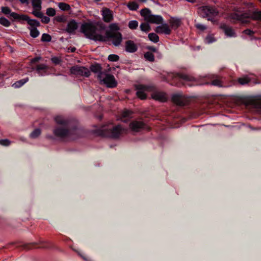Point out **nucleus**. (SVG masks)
I'll use <instances>...</instances> for the list:
<instances>
[{
    "label": "nucleus",
    "mask_w": 261,
    "mask_h": 261,
    "mask_svg": "<svg viewBox=\"0 0 261 261\" xmlns=\"http://www.w3.org/2000/svg\"><path fill=\"white\" fill-rule=\"evenodd\" d=\"M105 29V27L101 22H88L82 24L80 32L83 33L86 38L91 40L106 42L107 41L106 37L97 33L98 31Z\"/></svg>",
    "instance_id": "nucleus-1"
},
{
    "label": "nucleus",
    "mask_w": 261,
    "mask_h": 261,
    "mask_svg": "<svg viewBox=\"0 0 261 261\" xmlns=\"http://www.w3.org/2000/svg\"><path fill=\"white\" fill-rule=\"evenodd\" d=\"M126 132V129L122 125H117L115 126H103L98 130L97 134L102 137L117 139Z\"/></svg>",
    "instance_id": "nucleus-2"
},
{
    "label": "nucleus",
    "mask_w": 261,
    "mask_h": 261,
    "mask_svg": "<svg viewBox=\"0 0 261 261\" xmlns=\"http://www.w3.org/2000/svg\"><path fill=\"white\" fill-rule=\"evenodd\" d=\"M53 133L58 138L75 139L77 137L78 130L76 128L70 129L69 126H58L54 128Z\"/></svg>",
    "instance_id": "nucleus-3"
},
{
    "label": "nucleus",
    "mask_w": 261,
    "mask_h": 261,
    "mask_svg": "<svg viewBox=\"0 0 261 261\" xmlns=\"http://www.w3.org/2000/svg\"><path fill=\"white\" fill-rule=\"evenodd\" d=\"M198 13L203 18L216 17L219 15V11L217 8L212 6H203L198 8Z\"/></svg>",
    "instance_id": "nucleus-4"
},
{
    "label": "nucleus",
    "mask_w": 261,
    "mask_h": 261,
    "mask_svg": "<svg viewBox=\"0 0 261 261\" xmlns=\"http://www.w3.org/2000/svg\"><path fill=\"white\" fill-rule=\"evenodd\" d=\"M247 18L261 20V11H255L251 3L247 4L246 3V18Z\"/></svg>",
    "instance_id": "nucleus-5"
},
{
    "label": "nucleus",
    "mask_w": 261,
    "mask_h": 261,
    "mask_svg": "<svg viewBox=\"0 0 261 261\" xmlns=\"http://www.w3.org/2000/svg\"><path fill=\"white\" fill-rule=\"evenodd\" d=\"M107 41L108 38L112 39V43L115 46H118L121 43L122 41V34L118 32H113L112 31H108L106 33Z\"/></svg>",
    "instance_id": "nucleus-6"
},
{
    "label": "nucleus",
    "mask_w": 261,
    "mask_h": 261,
    "mask_svg": "<svg viewBox=\"0 0 261 261\" xmlns=\"http://www.w3.org/2000/svg\"><path fill=\"white\" fill-rule=\"evenodd\" d=\"M70 71L71 74L76 76L89 77L90 75V71L87 68L78 65L71 67Z\"/></svg>",
    "instance_id": "nucleus-7"
},
{
    "label": "nucleus",
    "mask_w": 261,
    "mask_h": 261,
    "mask_svg": "<svg viewBox=\"0 0 261 261\" xmlns=\"http://www.w3.org/2000/svg\"><path fill=\"white\" fill-rule=\"evenodd\" d=\"M228 19L232 22H245V13L243 10H236L234 12L229 14Z\"/></svg>",
    "instance_id": "nucleus-8"
},
{
    "label": "nucleus",
    "mask_w": 261,
    "mask_h": 261,
    "mask_svg": "<svg viewBox=\"0 0 261 261\" xmlns=\"http://www.w3.org/2000/svg\"><path fill=\"white\" fill-rule=\"evenodd\" d=\"M172 101L177 106H184L189 103L190 99L185 95L178 93L172 95Z\"/></svg>",
    "instance_id": "nucleus-9"
},
{
    "label": "nucleus",
    "mask_w": 261,
    "mask_h": 261,
    "mask_svg": "<svg viewBox=\"0 0 261 261\" xmlns=\"http://www.w3.org/2000/svg\"><path fill=\"white\" fill-rule=\"evenodd\" d=\"M134 86L135 90L137 91V96L141 100L145 99L147 96L146 92L149 91L150 87L142 84H135Z\"/></svg>",
    "instance_id": "nucleus-10"
},
{
    "label": "nucleus",
    "mask_w": 261,
    "mask_h": 261,
    "mask_svg": "<svg viewBox=\"0 0 261 261\" xmlns=\"http://www.w3.org/2000/svg\"><path fill=\"white\" fill-rule=\"evenodd\" d=\"M129 127L132 131L135 132H139L142 130H149V127L142 121H133L129 123Z\"/></svg>",
    "instance_id": "nucleus-11"
},
{
    "label": "nucleus",
    "mask_w": 261,
    "mask_h": 261,
    "mask_svg": "<svg viewBox=\"0 0 261 261\" xmlns=\"http://www.w3.org/2000/svg\"><path fill=\"white\" fill-rule=\"evenodd\" d=\"M104 75H105L104 78H103V76H101V80H99L101 83H103L109 88H114L117 86V82L113 75L105 73H104Z\"/></svg>",
    "instance_id": "nucleus-12"
},
{
    "label": "nucleus",
    "mask_w": 261,
    "mask_h": 261,
    "mask_svg": "<svg viewBox=\"0 0 261 261\" xmlns=\"http://www.w3.org/2000/svg\"><path fill=\"white\" fill-rule=\"evenodd\" d=\"M49 66L44 64H37L35 68H33L40 76L48 75L49 73Z\"/></svg>",
    "instance_id": "nucleus-13"
},
{
    "label": "nucleus",
    "mask_w": 261,
    "mask_h": 261,
    "mask_svg": "<svg viewBox=\"0 0 261 261\" xmlns=\"http://www.w3.org/2000/svg\"><path fill=\"white\" fill-rule=\"evenodd\" d=\"M41 3V0H32V6L33 8L32 13L35 16H40Z\"/></svg>",
    "instance_id": "nucleus-14"
},
{
    "label": "nucleus",
    "mask_w": 261,
    "mask_h": 261,
    "mask_svg": "<svg viewBox=\"0 0 261 261\" xmlns=\"http://www.w3.org/2000/svg\"><path fill=\"white\" fill-rule=\"evenodd\" d=\"M90 69L92 72L97 74V77L98 80H101V76L104 75L105 72L102 71V68L100 64L98 63L92 64Z\"/></svg>",
    "instance_id": "nucleus-15"
},
{
    "label": "nucleus",
    "mask_w": 261,
    "mask_h": 261,
    "mask_svg": "<svg viewBox=\"0 0 261 261\" xmlns=\"http://www.w3.org/2000/svg\"><path fill=\"white\" fill-rule=\"evenodd\" d=\"M172 77L173 79H176L177 77H178L185 81V82H191L194 81L195 80V78L193 76L184 73H173L172 75Z\"/></svg>",
    "instance_id": "nucleus-16"
},
{
    "label": "nucleus",
    "mask_w": 261,
    "mask_h": 261,
    "mask_svg": "<svg viewBox=\"0 0 261 261\" xmlns=\"http://www.w3.org/2000/svg\"><path fill=\"white\" fill-rule=\"evenodd\" d=\"M102 16L103 21L106 22H110L112 21L113 19L112 12L108 8H104L102 9Z\"/></svg>",
    "instance_id": "nucleus-17"
},
{
    "label": "nucleus",
    "mask_w": 261,
    "mask_h": 261,
    "mask_svg": "<svg viewBox=\"0 0 261 261\" xmlns=\"http://www.w3.org/2000/svg\"><path fill=\"white\" fill-rule=\"evenodd\" d=\"M220 29L224 31L227 36L230 37L235 36V32L232 27L227 25L226 24L221 23L220 25Z\"/></svg>",
    "instance_id": "nucleus-18"
},
{
    "label": "nucleus",
    "mask_w": 261,
    "mask_h": 261,
    "mask_svg": "<svg viewBox=\"0 0 261 261\" xmlns=\"http://www.w3.org/2000/svg\"><path fill=\"white\" fill-rule=\"evenodd\" d=\"M78 28V23L74 19L70 20L67 25L66 31L69 34L74 33Z\"/></svg>",
    "instance_id": "nucleus-19"
},
{
    "label": "nucleus",
    "mask_w": 261,
    "mask_h": 261,
    "mask_svg": "<svg viewBox=\"0 0 261 261\" xmlns=\"http://www.w3.org/2000/svg\"><path fill=\"white\" fill-rule=\"evenodd\" d=\"M125 50L128 53H133L138 49L137 45L132 40H127L125 42Z\"/></svg>",
    "instance_id": "nucleus-20"
},
{
    "label": "nucleus",
    "mask_w": 261,
    "mask_h": 261,
    "mask_svg": "<svg viewBox=\"0 0 261 261\" xmlns=\"http://www.w3.org/2000/svg\"><path fill=\"white\" fill-rule=\"evenodd\" d=\"M155 31L157 33H159V34H167V35H169L171 33V30L169 28V27L168 26V25L167 24H163L162 25H160V26H158L155 30Z\"/></svg>",
    "instance_id": "nucleus-21"
},
{
    "label": "nucleus",
    "mask_w": 261,
    "mask_h": 261,
    "mask_svg": "<svg viewBox=\"0 0 261 261\" xmlns=\"http://www.w3.org/2000/svg\"><path fill=\"white\" fill-rule=\"evenodd\" d=\"M151 97L155 100L161 102H165L167 101L166 94L164 92H155L151 94Z\"/></svg>",
    "instance_id": "nucleus-22"
},
{
    "label": "nucleus",
    "mask_w": 261,
    "mask_h": 261,
    "mask_svg": "<svg viewBox=\"0 0 261 261\" xmlns=\"http://www.w3.org/2000/svg\"><path fill=\"white\" fill-rule=\"evenodd\" d=\"M147 22L151 23L160 24L163 22V18L160 15H154L151 14Z\"/></svg>",
    "instance_id": "nucleus-23"
},
{
    "label": "nucleus",
    "mask_w": 261,
    "mask_h": 261,
    "mask_svg": "<svg viewBox=\"0 0 261 261\" xmlns=\"http://www.w3.org/2000/svg\"><path fill=\"white\" fill-rule=\"evenodd\" d=\"M56 123L61 126H69V121L61 116H56L55 118Z\"/></svg>",
    "instance_id": "nucleus-24"
},
{
    "label": "nucleus",
    "mask_w": 261,
    "mask_h": 261,
    "mask_svg": "<svg viewBox=\"0 0 261 261\" xmlns=\"http://www.w3.org/2000/svg\"><path fill=\"white\" fill-rule=\"evenodd\" d=\"M10 16L15 19L25 20L27 21H28V20L30 18L27 15H23V14L20 15L15 12H12L10 14Z\"/></svg>",
    "instance_id": "nucleus-25"
},
{
    "label": "nucleus",
    "mask_w": 261,
    "mask_h": 261,
    "mask_svg": "<svg viewBox=\"0 0 261 261\" xmlns=\"http://www.w3.org/2000/svg\"><path fill=\"white\" fill-rule=\"evenodd\" d=\"M151 11L148 8H144L140 11V15L144 17V20L146 21L149 18V17L151 15Z\"/></svg>",
    "instance_id": "nucleus-26"
},
{
    "label": "nucleus",
    "mask_w": 261,
    "mask_h": 261,
    "mask_svg": "<svg viewBox=\"0 0 261 261\" xmlns=\"http://www.w3.org/2000/svg\"><path fill=\"white\" fill-rule=\"evenodd\" d=\"M169 23L172 28L176 29L181 25V21L179 19L172 18L170 20Z\"/></svg>",
    "instance_id": "nucleus-27"
},
{
    "label": "nucleus",
    "mask_w": 261,
    "mask_h": 261,
    "mask_svg": "<svg viewBox=\"0 0 261 261\" xmlns=\"http://www.w3.org/2000/svg\"><path fill=\"white\" fill-rule=\"evenodd\" d=\"M29 77H26L23 79H21L19 81H16L13 85L12 87L15 88H19L22 86L25 83L29 81Z\"/></svg>",
    "instance_id": "nucleus-28"
},
{
    "label": "nucleus",
    "mask_w": 261,
    "mask_h": 261,
    "mask_svg": "<svg viewBox=\"0 0 261 261\" xmlns=\"http://www.w3.org/2000/svg\"><path fill=\"white\" fill-rule=\"evenodd\" d=\"M59 8L62 11H69L70 10V6L65 3L60 2L58 4Z\"/></svg>",
    "instance_id": "nucleus-29"
},
{
    "label": "nucleus",
    "mask_w": 261,
    "mask_h": 261,
    "mask_svg": "<svg viewBox=\"0 0 261 261\" xmlns=\"http://www.w3.org/2000/svg\"><path fill=\"white\" fill-rule=\"evenodd\" d=\"M144 57L146 61L151 62L154 61V57L152 53L151 52L147 51L144 54Z\"/></svg>",
    "instance_id": "nucleus-30"
},
{
    "label": "nucleus",
    "mask_w": 261,
    "mask_h": 261,
    "mask_svg": "<svg viewBox=\"0 0 261 261\" xmlns=\"http://www.w3.org/2000/svg\"><path fill=\"white\" fill-rule=\"evenodd\" d=\"M27 23L31 26L30 28H36L37 27L40 26V23L38 20L35 19H31L30 18L27 21Z\"/></svg>",
    "instance_id": "nucleus-31"
},
{
    "label": "nucleus",
    "mask_w": 261,
    "mask_h": 261,
    "mask_svg": "<svg viewBox=\"0 0 261 261\" xmlns=\"http://www.w3.org/2000/svg\"><path fill=\"white\" fill-rule=\"evenodd\" d=\"M30 31V35L33 38H36L39 35V32L36 28H28Z\"/></svg>",
    "instance_id": "nucleus-32"
},
{
    "label": "nucleus",
    "mask_w": 261,
    "mask_h": 261,
    "mask_svg": "<svg viewBox=\"0 0 261 261\" xmlns=\"http://www.w3.org/2000/svg\"><path fill=\"white\" fill-rule=\"evenodd\" d=\"M148 38L153 42L157 43L159 41V37L156 34L151 33L148 34Z\"/></svg>",
    "instance_id": "nucleus-33"
},
{
    "label": "nucleus",
    "mask_w": 261,
    "mask_h": 261,
    "mask_svg": "<svg viewBox=\"0 0 261 261\" xmlns=\"http://www.w3.org/2000/svg\"><path fill=\"white\" fill-rule=\"evenodd\" d=\"M140 28L141 31L145 32H148L151 30V28L150 25H149L148 23L146 22L142 23L140 24Z\"/></svg>",
    "instance_id": "nucleus-34"
},
{
    "label": "nucleus",
    "mask_w": 261,
    "mask_h": 261,
    "mask_svg": "<svg viewBox=\"0 0 261 261\" xmlns=\"http://www.w3.org/2000/svg\"><path fill=\"white\" fill-rule=\"evenodd\" d=\"M127 7L130 10L135 11L138 9L139 5L136 2H133L127 4Z\"/></svg>",
    "instance_id": "nucleus-35"
},
{
    "label": "nucleus",
    "mask_w": 261,
    "mask_h": 261,
    "mask_svg": "<svg viewBox=\"0 0 261 261\" xmlns=\"http://www.w3.org/2000/svg\"><path fill=\"white\" fill-rule=\"evenodd\" d=\"M41 134V130L39 128L34 129L30 134V137L32 138H36Z\"/></svg>",
    "instance_id": "nucleus-36"
},
{
    "label": "nucleus",
    "mask_w": 261,
    "mask_h": 261,
    "mask_svg": "<svg viewBox=\"0 0 261 261\" xmlns=\"http://www.w3.org/2000/svg\"><path fill=\"white\" fill-rule=\"evenodd\" d=\"M0 24L6 27H8L10 25L11 23L7 18L2 17L0 18Z\"/></svg>",
    "instance_id": "nucleus-37"
},
{
    "label": "nucleus",
    "mask_w": 261,
    "mask_h": 261,
    "mask_svg": "<svg viewBox=\"0 0 261 261\" xmlns=\"http://www.w3.org/2000/svg\"><path fill=\"white\" fill-rule=\"evenodd\" d=\"M133 112L130 110H125L122 112L121 114V119L122 118H129L131 117Z\"/></svg>",
    "instance_id": "nucleus-38"
},
{
    "label": "nucleus",
    "mask_w": 261,
    "mask_h": 261,
    "mask_svg": "<svg viewBox=\"0 0 261 261\" xmlns=\"http://www.w3.org/2000/svg\"><path fill=\"white\" fill-rule=\"evenodd\" d=\"M51 40L50 35L48 34L44 33L42 34L41 40L42 42H50Z\"/></svg>",
    "instance_id": "nucleus-39"
},
{
    "label": "nucleus",
    "mask_w": 261,
    "mask_h": 261,
    "mask_svg": "<svg viewBox=\"0 0 261 261\" xmlns=\"http://www.w3.org/2000/svg\"><path fill=\"white\" fill-rule=\"evenodd\" d=\"M205 41L207 43H211L216 41V39L215 38L213 34H209L208 35L205 39Z\"/></svg>",
    "instance_id": "nucleus-40"
},
{
    "label": "nucleus",
    "mask_w": 261,
    "mask_h": 261,
    "mask_svg": "<svg viewBox=\"0 0 261 261\" xmlns=\"http://www.w3.org/2000/svg\"><path fill=\"white\" fill-rule=\"evenodd\" d=\"M36 17L41 18L42 22L45 24H47L50 21V18L47 16H44L41 12L40 16Z\"/></svg>",
    "instance_id": "nucleus-41"
},
{
    "label": "nucleus",
    "mask_w": 261,
    "mask_h": 261,
    "mask_svg": "<svg viewBox=\"0 0 261 261\" xmlns=\"http://www.w3.org/2000/svg\"><path fill=\"white\" fill-rule=\"evenodd\" d=\"M211 85L219 87H223L222 81L218 79L213 80L211 82Z\"/></svg>",
    "instance_id": "nucleus-42"
},
{
    "label": "nucleus",
    "mask_w": 261,
    "mask_h": 261,
    "mask_svg": "<svg viewBox=\"0 0 261 261\" xmlns=\"http://www.w3.org/2000/svg\"><path fill=\"white\" fill-rule=\"evenodd\" d=\"M138 25V22L136 20L130 21L128 23V27L130 29H136Z\"/></svg>",
    "instance_id": "nucleus-43"
},
{
    "label": "nucleus",
    "mask_w": 261,
    "mask_h": 261,
    "mask_svg": "<svg viewBox=\"0 0 261 261\" xmlns=\"http://www.w3.org/2000/svg\"><path fill=\"white\" fill-rule=\"evenodd\" d=\"M108 59L110 61L116 62L119 60V57L117 55L112 54L108 56Z\"/></svg>",
    "instance_id": "nucleus-44"
},
{
    "label": "nucleus",
    "mask_w": 261,
    "mask_h": 261,
    "mask_svg": "<svg viewBox=\"0 0 261 261\" xmlns=\"http://www.w3.org/2000/svg\"><path fill=\"white\" fill-rule=\"evenodd\" d=\"M46 13L49 16H54L56 15V10L53 8H49L46 9Z\"/></svg>",
    "instance_id": "nucleus-45"
},
{
    "label": "nucleus",
    "mask_w": 261,
    "mask_h": 261,
    "mask_svg": "<svg viewBox=\"0 0 261 261\" xmlns=\"http://www.w3.org/2000/svg\"><path fill=\"white\" fill-rule=\"evenodd\" d=\"M11 144V141L7 139L0 140V145L8 146Z\"/></svg>",
    "instance_id": "nucleus-46"
},
{
    "label": "nucleus",
    "mask_w": 261,
    "mask_h": 261,
    "mask_svg": "<svg viewBox=\"0 0 261 261\" xmlns=\"http://www.w3.org/2000/svg\"><path fill=\"white\" fill-rule=\"evenodd\" d=\"M195 27L197 29H198L200 31H204V30H205L207 29V27L206 25L202 24H200V23L196 24L195 25Z\"/></svg>",
    "instance_id": "nucleus-47"
},
{
    "label": "nucleus",
    "mask_w": 261,
    "mask_h": 261,
    "mask_svg": "<svg viewBox=\"0 0 261 261\" xmlns=\"http://www.w3.org/2000/svg\"><path fill=\"white\" fill-rule=\"evenodd\" d=\"M55 19L59 22H64L66 21V18L63 15L56 16Z\"/></svg>",
    "instance_id": "nucleus-48"
},
{
    "label": "nucleus",
    "mask_w": 261,
    "mask_h": 261,
    "mask_svg": "<svg viewBox=\"0 0 261 261\" xmlns=\"http://www.w3.org/2000/svg\"><path fill=\"white\" fill-rule=\"evenodd\" d=\"M51 61L55 65L59 64L61 62V59L57 57H52L51 58Z\"/></svg>",
    "instance_id": "nucleus-49"
},
{
    "label": "nucleus",
    "mask_w": 261,
    "mask_h": 261,
    "mask_svg": "<svg viewBox=\"0 0 261 261\" xmlns=\"http://www.w3.org/2000/svg\"><path fill=\"white\" fill-rule=\"evenodd\" d=\"M2 12L5 14H11V9L8 7H2L1 8Z\"/></svg>",
    "instance_id": "nucleus-50"
},
{
    "label": "nucleus",
    "mask_w": 261,
    "mask_h": 261,
    "mask_svg": "<svg viewBox=\"0 0 261 261\" xmlns=\"http://www.w3.org/2000/svg\"><path fill=\"white\" fill-rule=\"evenodd\" d=\"M146 49H147L148 50H149L150 51H151V52H153V53H158L159 52L158 49L153 46H148L146 47Z\"/></svg>",
    "instance_id": "nucleus-51"
},
{
    "label": "nucleus",
    "mask_w": 261,
    "mask_h": 261,
    "mask_svg": "<svg viewBox=\"0 0 261 261\" xmlns=\"http://www.w3.org/2000/svg\"><path fill=\"white\" fill-rule=\"evenodd\" d=\"M110 28L111 30H114V31H117L119 29V28L118 27L117 24H116L115 23H112V24H110Z\"/></svg>",
    "instance_id": "nucleus-52"
},
{
    "label": "nucleus",
    "mask_w": 261,
    "mask_h": 261,
    "mask_svg": "<svg viewBox=\"0 0 261 261\" xmlns=\"http://www.w3.org/2000/svg\"><path fill=\"white\" fill-rule=\"evenodd\" d=\"M255 107L261 111V99L256 102Z\"/></svg>",
    "instance_id": "nucleus-53"
},
{
    "label": "nucleus",
    "mask_w": 261,
    "mask_h": 261,
    "mask_svg": "<svg viewBox=\"0 0 261 261\" xmlns=\"http://www.w3.org/2000/svg\"><path fill=\"white\" fill-rule=\"evenodd\" d=\"M238 81L240 85H244L245 84V77L239 78Z\"/></svg>",
    "instance_id": "nucleus-54"
},
{
    "label": "nucleus",
    "mask_w": 261,
    "mask_h": 261,
    "mask_svg": "<svg viewBox=\"0 0 261 261\" xmlns=\"http://www.w3.org/2000/svg\"><path fill=\"white\" fill-rule=\"evenodd\" d=\"M40 59H41V57H35L31 60V62L35 63V62L39 61Z\"/></svg>",
    "instance_id": "nucleus-55"
},
{
    "label": "nucleus",
    "mask_w": 261,
    "mask_h": 261,
    "mask_svg": "<svg viewBox=\"0 0 261 261\" xmlns=\"http://www.w3.org/2000/svg\"><path fill=\"white\" fill-rule=\"evenodd\" d=\"M215 17H211L207 18V19L208 21H211L212 22H213L214 24L217 22V21L216 20H215V19H214Z\"/></svg>",
    "instance_id": "nucleus-56"
},
{
    "label": "nucleus",
    "mask_w": 261,
    "mask_h": 261,
    "mask_svg": "<svg viewBox=\"0 0 261 261\" xmlns=\"http://www.w3.org/2000/svg\"><path fill=\"white\" fill-rule=\"evenodd\" d=\"M252 34H253V32L249 29H246V35H248L251 36Z\"/></svg>",
    "instance_id": "nucleus-57"
},
{
    "label": "nucleus",
    "mask_w": 261,
    "mask_h": 261,
    "mask_svg": "<svg viewBox=\"0 0 261 261\" xmlns=\"http://www.w3.org/2000/svg\"><path fill=\"white\" fill-rule=\"evenodd\" d=\"M22 4L28 5L29 4L30 0H19Z\"/></svg>",
    "instance_id": "nucleus-58"
},
{
    "label": "nucleus",
    "mask_w": 261,
    "mask_h": 261,
    "mask_svg": "<svg viewBox=\"0 0 261 261\" xmlns=\"http://www.w3.org/2000/svg\"><path fill=\"white\" fill-rule=\"evenodd\" d=\"M68 49H70V48H69ZM75 49H76V48L74 47H71L70 48V51L71 53H74L75 51Z\"/></svg>",
    "instance_id": "nucleus-59"
},
{
    "label": "nucleus",
    "mask_w": 261,
    "mask_h": 261,
    "mask_svg": "<svg viewBox=\"0 0 261 261\" xmlns=\"http://www.w3.org/2000/svg\"><path fill=\"white\" fill-rule=\"evenodd\" d=\"M245 81H246V84H247L250 82L249 78L247 76H246Z\"/></svg>",
    "instance_id": "nucleus-60"
},
{
    "label": "nucleus",
    "mask_w": 261,
    "mask_h": 261,
    "mask_svg": "<svg viewBox=\"0 0 261 261\" xmlns=\"http://www.w3.org/2000/svg\"><path fill=\"white\" fill-rule=\"evenodd\" d=\"M138 1L141 3H145L147 1V0H138Z\"/></svg>",
    "instance_id": "nucleus-61"
},
{
    "label": "nucleus",
    "mask_w": 261,
    "mask_h": 261,
    "mask_svg": "<svg viewBox=\"0 0 261 261\" xmlns=\"http://www.w3.org/2000/svg\"><path fill=\"white\" fill-rule=\"evenodd\" d=\"M245 100H246V102H247V99L246 98L245 99Z\"/></svg>",
    "instance_id": "nucleus-62"
},
{
    "label": "nucleus",
    "mask_w": 261,
    "mask_h": 261,
    "mask_svg": "<svg viewBox=\"0 0 261 261\" xmlns=\"http://www.w3.org/2000/svg\"><path fill=\"white\" fill-rule=\"evenodd\" d=\"M261 2V0H259Z\"/></svg>",
    "instance_id": "nucleus-63"
}]
</instances>
